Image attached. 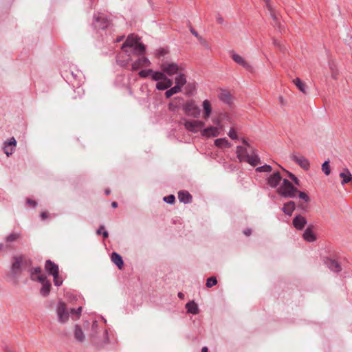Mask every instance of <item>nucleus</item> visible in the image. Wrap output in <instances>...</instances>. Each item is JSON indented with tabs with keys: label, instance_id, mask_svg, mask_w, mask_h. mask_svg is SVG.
<instances>
[{
	"label": "nucleus",
	"instance_id": "nucleus-1",
	"mask_svg": "<svg viewBox=\"0 0 352 352\" xmlns=\"http://www.w3.org/2000/svg\"><path fill=\"white\" fill-rule=\"evenodd\" d=\"M89 340L97 350L104 348L109 342L107 329L99 327L96 320L94 321L91 324Z\"/></svg>",
	"mask_w": 352,
	"mask_h": 352
},
{
	"label": "nucleus",
	"instance_id": "nucleus-2",
	"mask_svg": "<svg viewBox=\"0 0 352 352\" xmlns=\"http://www.w3.org/2000/svg\"><path fill=\"white\" fill-rule=\"evenodd\" d=\"M32 261L25 255L14 256L12 259L10 272L13 276H19L23 270L32 265Z\"/></svg>",
	"mask_w": 352,
	"mask_h": 352
},
{
	"label": "nucleus",
	"instance_id": "nucleus-3",
	"mask_svg": "<svg viewBox=\"0 0 352 352\" xmlns=\"http://www.w3.org/2000/svg\"><path fill=\"white\" fill-rule=\"evenodd\" d=\"M111 25L112 21L107 15L100 12L94 13L92 26L96 30H105L110 28Z\"/></svg>",
	"mask_w": 352,
	"mask_h": 352
},
{
	"label": "nucleus",
	"instance_id": "nucleus-4",
	"mask_svg": "<svg viewBox=\"0 0 352 352\" xmlns=\"http://www.w3.org/2000/svg\"><path fill=\"white\" fill-rule=\"evenodd\" d=\"M298 190L288 179H283L282 184L278 188L277 193L285 198H294Z\"/></svg>",
	"mask_w": 352,
	"mask_h": 352
},
{
	"label": "nucleus",
	"instance_id": "nucleus-5",
	"mask_svg": "<svg viewBox=\"0 0 352 352\" xmlns=\"http://www.w3.org/2000/svg\"><path fill=\"white\" fill-rule=\"evenodd\" d=\"M183 110L187 116L193 118H198L200 115V109L192 100L187 101L184 104Z\"/></svg>",
	"mask_w": 352,
	"mask_h": 352
},
{
	"label": "nucleus",
	"instance_id": "nucleus-6",
	"mask_svg": "<svg viewBox=\"0 0 352 352\" xmlns=\"http://www.w3.org/2000/svg\"><path fill=\"white\" fill-rule=\"evenodd\" d=\"M160 68L165 74L168 76L177 74L179 72L182 70V67L179 66L177 63L168 61L162 63Z\"/></svg>",
	"mask_w": 352,
	"mask_h": 352
},
{
	"label": "nucleus",
	"instance_id": "nucleus-7",
	"mask_svg": "<svg viewBox=\"0 0 352 352\" xmlns=\"http://www.w3.org/2000/svg\"><path fill=\"white\" fill-rule=\"evenodd\" d=\"M56 314L58 320L60 323H65L68 319L69 314L67 309L66 304L63 301H59L56 306Z\"/></svg>",
	"mask_w": 352,
	"mask_h": 352
},
{
	"label": "nucleus",
	"instance_id": "nucleus-8",
	"mask_svg": "<svg viewBox=\"0 0 352 352\" xmlns=\"http://www.w3.org/2000/svg\"><path fill=\"white\" fill-rule=\"evenodd\" d=\"M290 158L292 161L296 163L299 166H300L304 170H309L310 167V163L308 159H307L305 157L298 155L296 153H293L290 155Z\"/></svg>",
	"mask_w": 352,
	"mask_h": 352
},
{
	"label": "nucleus",
	"instance_id": "nucleus-9",
	"mask_svg": "<svg viewBox=\"0 0 352 352\" xmlns=\"http://www.w3.org/2000/svg\"><path fill=\"white\" fill-rule=\"evenodd\" d=\"M185 128L190 132H197L199 129H202L205 124L201 120H185L184 124Z\"/></svg>",
	"mask_w": 352,
	"mask_h": 352
},
{
	"label": "nucleus",
	"instance_id": "nucleus-10",
	"mask_svg": "<svg viewBox=\"0 0 352 352\" xmlns=\"http://www.w3.org/2000/svg\"><path fill=\"white\" fill-rule=\"evenodd\" d=\"M121 50L123 52H132L134 55H143L146 51V45H121Z\"/></svg>",
	"mask_w": 352,
	"mask_h": 352
},
{
	"label": "nucleus",
	"instance_id": "nucleus-11",
	"mask_svg": "<svg viewBox=\"0 0 352 352\" xmlns=\"http://www.w3.org/2000/svg\"><path fill=\"white\" fill-rule=\"evenodd\" d=\"M38 282L42 284V287L41 289V294L46 297L49 295L51 289V283L49 280H47L45 275H39L38 278Z\"/></svg>",
	"mask_w": 352,
	"mask_h": 352
},
{
	"label": "nucleus",
	"instance_id": "nucleus-12",
	"mask_svg": "<svg viewBox=\"0 0 352 352\" xmlns=\"http://www.w3.org/2000/svg\"><path fill=\"white\" fill-rule=\"evenodd\" d=\"M263 1L265 3V6L267 9L268 10L270 16L272 19H273V23L272 25L275 27H277L280 29V32L282 31V27L280 25V22L278 18V16L276 14V12L273 8L272 5L270 3V0H263Z\"/></svg>",
	"mask_w": 352,
	"mask_h": 352
},
{
	"label": "nucleus",
	"instance_id": "nucleus-13",
	"mask_svg": "<svg viewBox=\"0 0 352 352\" xmlns=\"http://www.w3.org/2000/svg\"><path fill=\"white\" fill-rule=\"evenodd\" d=\"M230 55L232 60L237 64L242 66L243 68L248 71L252 70L251 65L239 54H236L234 51L232 50L230 52Z\"/></svg>",
	"mask_w": 352,
	"mask_h": 352
},
{
	"label": "nucleus",
	"instance_id": "nucleus-14",
	"mask_svg": "<svg viewBox=\"0 0 352 352\" xmlns=\"http://www.w3.org/2000/svg\"><path fill=\"white\" fill-rule=\"evenodd\" d=\"M16 141L14 137L10 138L8 141L3 144V151L7 156L11 155L14 151Z\"/></svg>",
	"mask_w": 352,
	"mask_h": 352
},
{
	"label": "nucleus",
	"instance_id": "nucleus-15",
	"mask_svg": "<svg viewBox=\"0 0 352 352\" xmlns=\"http://www.w3.org/2000/svg\"><path fill=\"white\" fill-rule=\"evenodd\" d=\"M242 160H244L243 162L248 163L252 166H256L261 163L260 157L256 153V150L254 148L252 149L250 155H248L245 158H243Z\"/></svg>",
	"mask_w": 352,
	"mask_h": 352
},
{
	"label": "nucleus",
	"instance_id": "nucleus-16",
	"mask_svg": "<svg viewBox=\"0 0 352 352\" xmlns=\"http://www.w3.org/2000/svg\"><path fill=\"white\" fill-rule=\"evenodd\" d=\"M281 180L282 177L280 173L276 171L267 178V183L271 188H275L279 185Z\"/></svg>",
	"mask_w": 352,
	"mask_h": 352
},
{
	"label": "nucleus",
	"instance_id": "nucleus-17",
	"mask_svg": "<svg viewBox=\"0 0 352 352\" xmlns=\"http://www.w3.org/2000/svg\"><path fill=\"white\" fill-rule=\"evenodd\" d=\"M151 65V62L148 58L144 56L139 57L134 63L131 65V69L136 71L141 67H148Z\"/></svg>",
	"mask_w": 352,
	"mask_h": 352
},
{
	"label": "nucleus",
	"instance_id": "nucleus-18",
	"mask_svg": "<svg viewBox=\"0 0 352 352\" xmlns=\"http://www.w3.org/2000/svg\"><path fill=\"white\" fill-rule=\"evenodd\" d=\"M201 133L202 136L206 138L217 137L219 135V129L217 126H209L204 129Z\"/></svg>",
	"mask_w": 352,
	"mask_h": 352
},
{
	"label": "nucleus",
	"instance_id": "nucleus-19",
	"mask_svg": "<svg viewBox=\"0 0 352 352\" xmlns=\"http://www.w3.org/2000/svg\"><path fill=\"white\" fill-rule=\"evenodd\" d=\"M306 224L307 220L302 215H297L293 219V225L297 230H302Z\"/></svg>",
	"mask_w": 352,
	"mask_h": 352
},
{
	"label": "nucleus",
	"instance_id": "nucleus-20",
	"mask_svg": "<svg viewBox=\"0 0 352 352\" xmlns=\"http://www.w3.org/2000/svg\"><path fill=\"white\" fill-rule=\"evenodd\" d=\"M325 264L329 268V270L333 272L338 273L342 270L341 265L336 260L327 258L325 260Z\"/></svg>",
	"mask_w": 352,
	"mask_h": 352
},
{
	"label": "nucleus",
	"instance_id": "nucleus-21",
	"mask_svg": "<svg viewBox=\"0 0 352 352\" xmlns=\"http://www.w3.org/2000/svg\"><path fill=\"white\" fill-rule=\"evenodd\" d=\"M45 270L50 275L59 273L58 266L51 260H47L45 263Z\"/></svg>",
	"mask_w": 352,
	"mask_h": 352
},
{
	"label": "nucleus",
	"instance_id": "nucleus-22",
	"mask_svg": "<svg viewBox=\"0 0 352 352\" xmlns=\"http://www.w3.org/2000/svg\"><path fill=\"white\" fill-rule=\"evenodd\" d=\"M74 336L75 340L80 343L83 342L85 340V335L78 324H76L74 328Z\"/></svg>",
	"mask_w": 352,
	"mask_h": 352
},
{
	"label": "nucleus",
	"instance_id": "nucleus-23",
	"mask_svg": "<svg viewBox=\"0 0 352 352\" xmlns=\"http://www.w3.org/2000/svg\"><path fill=\"white\" fill-rule=\"evenodd\" d=\"M303 239L307 242H314L316 240V236L313 232L312 226H309L305 230L302 234Z\"/></svg>",
	"mask_w": 352,
	"mask_h": 352
},
{
	"label": "nucleus",
	"instance_id": "nucleus-24",
	"mask_svg": "<svg viewBox=\"0 0 352 352\" xmlns=\"http://www.w3.org/2000/svg\"><path fill=\"white\" fill-rule=\"evenodd\" d=\"M178 199L184 204H190L192 202V197L189 192L186 190H182L178 192Z\"/></svg>",
	"mask_w": 352,
	"mask_h": 352
},
{
	"label": "nucleus",
	"instance_id": "nucleus-25",
	"mask_svg": "<svg viewBox=\"0 0 352 352\" xmlns=\"http://www.w3.org/2000/svg\"><path fill=\"white\" fill-rule=\"evenodd\" d=\"M173 85V80L168 77L166 79L157 82L156 84V89L158 90H165Z\"/></svg>",
	"mask_w": 352,
	"mask_h": 352
},
{
	"label": "nucleus",
	"instance_id": "nucleus-26",
	"mask_svg": "<svg viewBox=\"0 0 352 352\" xmlns=\"http://www.w3.org/2000/svg\"><path fill=\"white\" fill-rule=\"evenodd\" d=\"M248 148L243 146H236V157L239 159L240 162H243L244 160H242V159L245 158L246 156H248L249 155L247 151Z\"/></svg>",
	"mask_w": 352,
	"mask_h": 352
},
{
	"label": "nucleus",
	"instance_id": "nucleus-27",
	"mask_svg": "<svg viewBox=\"0 0 352 352\" xmlns=\"http://www.w3.org/2000/svg\"><path fill=\"white\" fill-rule=\"evenodd\" d=\"M202 105L204 109L203 117L205 120H207L212 113L211 104L208 100H204Z\"/></svg>",
	"mask_w": 352,
	"mask_h": 352
},
{
	"label": "nucleus",
	"instance_id": "nucleus-28",
	"mask_svg": "<svg viewBox=\"0 0 352 352\" xmlns=\"http://www.w3.org/2000/svg\"><path fill=\"white\" fill-rule=\"evenodd\" d=\"M21 239V234L19 232H12L5 238V242L7 244H10L16 242Z\"/></svg>",
	"mask_w": 352,
	"mask_h": 352
},
{
	"label": "nucleus",
	"instance_id": "nucleus-29",
	"mask_svg": "<svg viewBox=\"0 0 352 352\" xmlns=\"http://www.w3.org/2000/svg\"><path fill=\"white\" fill-rule=\"evenodd\" d=\"M123 44H142L141 38L135 34H129Z\"/></svg>",
	"mask_w": 352,
	"mask_h": 352
},
{
	"label": "nucleus",
	"instance_id": "nucleus-30",
	"mask_svg": "<svg viewBox=\"0 0 352 352\" xmlns=\"http://www.w3.org/2000/svg\"><path fill=\"white\" fill-rule=\"evenodd\" d=\"M295 210V203L292 201H289L287 203L284 204V206L282 208L283 212L289 216L292 214V212Z\"/></svg>",
	"mask_w": 352,
	"mask_h": 352
},
{
	"label": "nucleus",
	"instance_id": "nucleus-31",
	"mask_svg": "<svg viewBox=\"0 0 352 352\" xmlns=\"http://www.w3.org/2000/svg\"><path fill=\"white\" fill-rule=\"evenodd\" d=\"M112 262L119 268L122 269L123 267V260L122 256L117 252H113L111 256Z\"/></svg>",
	"mask_w": 352,
	"mask_h": 352
},
{
	"label": "nucleus",
	"instance_id": "nucleus-32",
	"mask_svg": "<svg viewBox=\"0 0 352 352\" xmlns=\"http://www.w3.org/2000/svg\"><path fill=\"white\" fill-rule=\"evenodd\" d=\"M175 78V85H178L181 89L186 83V76L184 74L179 72Z\"/></svg>",
	"mask_w": 352,
	"mask_h": 352
},
{
	"label": "nucleus",
	"instance_id": "nucleus-33",
	"mask_svg": "<svg viewBox=\"0 0 352 352\" xmlns=\"http://www.w3.org/2000/svg\"><path fill=\"white\" fill-rule=\"evenodd\" d=\"M219 99L226 104L232 102V96L228 91L222 90L219 94Z\"/></svg>",
	"mask_w": 352,
	"mask_h": 352
},
{
	"label": "nucleus",
	"instance_id": "nucleus-34",
	"mask_svg": "<svg viewBox=\"0 0 352 352\" xmlns=\"http://www.w3.org/2000/svg\"><path fill=\"white\" fill-rule=\"evenodd\" d=\"M186 309L187 312L189 314L196 315L199 313L198 306L194 301H190L186 303Z\"/></svg>",
	"mask_w": 352,
	"mask_h": 352
},
{
	"label": "nucleus",
	"instance_id": "nucleus-35",
	"mask_svg": "<svg viewBox=\"0 0 352 352\" xmlns=\"http://www.w3.org/2000/svg\"><path fill=\"white\" fill-rule=\"evenodd\" d=\"M30 278L32 280L38 281V276L43 275L41 274V268L36 267L30 270Z\"/></svg>",
	"mask_w": 352,
	"mask_h": 352
},
{
	"label": "nucleus",
	"instance_id": "nucleus-36",
	"mask_svg": "<svg viewBox=\"0 0 352 352\" xmlns=\"http://www.w3.org/2000/svg\"><path fill=\"white\" fill-rule=\"evenodd\" d=\"M214 145L218 148H230L231 144L226 138H219L214 140Z\"/></svg>",
	"mask_w": 352,
	"mask_h": 352
},
{
	"label": "nucleus",
	"instance_id": "nucleus-37",
	"mask_svg": "<svg viewBox=\"0 0 352 352\" xmlns=\"http://www.w3.org/2000/svg\"><path fill=\"white\" fill-rule=\"evenodd\" d=\"M152 74V79L155 81H161L164 79H166L167 76L164 73V72H153Z\"/></svg>",
	"mask_w": 352,
	"mask_h": 352
},
{
	"label": "nucleus",
	"instance_id": "nucleus-38",
	"mask_svg": "<svg viewBox=\"0 0 352 352\" xmlns=\"http://www.w3.org/2000/svg\"><path fill=\"white\" fill-rule=\"evenodd\" d=\"M293 82L297 88L303 94H306V85L299 78H296L293 80Z\"/></svg>",
	"mask_w": 352,
	"mask_h": 352
},
{
	"label": "nucleus",
	"instance_id": "nucleus-39",
	"mask_svg": "<svg viewBox=\"0 0 352 352\" xmlns=\"http://www.w3.org/2000/svg\"><path fill=\"white\" fill-rule=\"evenodd\" d=\"M182 91V89L178 85H175L167 90L165 93L166 98H169L173 95L179 93Z\"/></svg>",
	"mask_w": 352,
	"mask_h": 352
},
{
	"label": "nucleus",
	"instance_id": "nucleus-40",
	"mask_svg": "<svg viewBox=\"0 0 352 352\" xmlns=\"http://www.w3.org/2000/svg\"><path fill=\"white\" fill-rule=\"evenodd\" d=\"M255 170L258 173H270L272 170V168L270 165L265 164L263 166L256 167Z\"/></svg>",
	"mask_w": 352,
	"mask_h": 352
},
{
	"label": "nucleus",
	"instance_id": "nucleus-41",
	"mask_svg": "<svg viewBox=\"0 0 352 352\" xmlns=\"http://www.w3.org/2000/svg\"><path fill=\"white\" fill-rule=\"evenodd\" d=\"M82 311V307H79L77 309H72L70 311V314L72 317H74L76 319H78L80 316Z\"/></svg>",
	"mask_w": 352,
	"mask_h": 352
},
{
	"label": "nucleus",
	"instance_id": "nucleus-42",
	"mask_svg": "<svg viewBox=\"0 0 352 352\" xmlns=\"http://www.w3.org/2000/svg\"><path fill=\"white\" fill-rule=\"evenodd\" d=\"M217 280L216 278V277L214 276H211L210 278H208L207 280H206V286L208 288H210L212 287V286L217 285Z\"/></svg>",
	"mask_w": 352,
	"mask_h": 352
},
{
	"label": "nucleus",
	"instance_id": "nucleus-43",
	"mask_svg": "<svg viewBox=\"0 0 352 352\" xmlns=\"http://www.w3.org/2000/svg\"><path fill=\"white\" fill-rule=\"evenodd\" d=\"M322 170L326 175H329L331 173V168L329 166V162L325 161L322 165Z\"/></svg>",
	"mask_w": 352,
	"mask_h": 352
},
{
	"label": "nucleus",
	"instance_id": "nucleus-44",
	"mask_svg": "<svg viewBox=\"0 0 352 352\" xmlns=\"http://www.w3.org/2000/svg\"><path fill=\"white\" fill-rule=\"evenodd\" d=\"M53 276L54 283L56 286H60L63 283V279L59 276V273H56V274L52 275Z\"/></svg>",
	"mask_w": 352,
	"mask_h": 352
},
{
	"label": "nucleus",
	"instance_id": "nucleus-45",
	"mask_svg": "<svg viewBox=\"0 0 352 352\" xmlns=\"http://www.w3.org/2000/svg\"><path fill=\"white\" fill-rule=\"evenodd\" d=\"M281 168L285 170V172L287 173L288 174V176L289 177V178L294 182L295 184H296L297 186H299L300 185V181L299 179L292 173L286 170L285 169H284L283 167H281Z\"/></svg>",
	"mask_w": 352,
	"mask_h": 352
},
{
	"label": "nucleus",
	"instance_id": "nucleus-46",
	"mask_svg": "<svg viewBox=\"0 0 352 352\" xmlns=\"http://www.w3.org/2000/svg\"><path fill=\"white\" fill-rule=\"evenodd\" d=\"M151 73H153V70L151 69H143V70H141L140 72H139V76L141 77V78H147L150 74H151Z\"/></svg>",
	"mask_w": 352,
	"mask_h": 352
},
{
	"label": "nucleus",
	"instance_id": "nucleus-47",
	"mask_svg": "<svg viewBox=\"0 0 352 352\" xmlns=\"http://www.w3.org/2000/svg\"><path fill=\"white\" fill-rule=\"evenodd\" d=\"M13 248H14L13 246L10 244L0 243V252H8Z\"/></svg>",
	"mask_w": 352,
	"mask_h": 352
},
{
	"label": "nucleus",
	"instance_id": "nucleus-48",
	"mask_svg": "<svg viewBox=\"0 0 352 352\" xmlns=\"http://www.w3.org/2000/svg\"><path fill=\"white\" fill-rule=\"evenodd\" d=\"M228 135L232 140H238L237 133L234 127L230 128Z\"/></svg>",
	"mask_w": 352,
	"mask_h": 352
},
{
	"label": "nucleus",
	"instance_id": "nucleus-49",
	"mask_svg": "<svg viewBox=\"0 0 352 352\" xmlns=\"http://www.w3.org/2000/svg\"><path fill=\"white\" fill-rule=\"evenodd\" d=\"M96 232L98 234H102L104 238H107L109 236L108 232L104 230V227L103 226H100Z\"/></svg>",
	"mask_w": 352,
	"mask_h": 352
},
{
	"label": "nucleus",
	"instance_id": "nucleus-50",
	"mask_svg": "<svg viewBox=\"0 0 352 352\" xmlns=\"http://www.w3.org/2000/svg\"><path fill=\"white\" fill-rule=\"evenodd\" d=\"M168 53V50L167 48H160L159 49L157 52H156V56L158 57V58H160L162 56H165L166 54H167Z\"/></svg>",
	"mask_w": 352,
	"mask_h": 352
},
{
	"label": "nucleus",
	"instance_id": "nucleus-51",
	"mask_svg": "<svg viewBox=\"0 0 352 352\" xmlns=\"http://www.w3.org/2000/svg\"><path fill=\"white\" fill-rule=\"evenodd\" d=\"M163 199L166 203L173 204L175 203V197L173 195H170L164 197Z\"/></svg>",
	"mask_w": 352,
	"mask_h": 352
},
{
	"label": "nucleus",
	"instance_id": "nucleus-52",
	"mask_svg": "<svg viewBox=\"0 0 352 352\" xmlns=\"http://www.w3.org/2000/svg\"><path fill=\"white\" fill-rule=\"evenodd\" d=\"M71 75L74 80H76L78 83L80 82L81 79V74L78 71H77L76 73H74L73 71L71 72Z\"/></svg>",
	"mask_w": 352,
	"mask_h": 352
},
{
	"label": "nucleus",
	"instance_id": "nucleus-53",
	"mask_svg": "<svg viewBox=\"0 0 352 352\" xmlns=\"http://www.w3.org/2000/svg\"><path fill=\"white\" fill-rule=\"evenodd\" d=\"M298 196L300 199H303L305 202H309V196L304 192H301V191H299L298 190Z\"/></svg>",
	"mask_w": 352,
	"mask_h": 352
},
{
	"label": "nucleus",
	"instance_id": "nucleus-54",
	"mask_svg": "<svg viewBox=\"0 0 352 352\" xmlns=\"http://www.w3.org/2000/svg\"><path fill=\"white\" fill-rule=\"evenodd\" d=\"M27 204L30 206V207H32V208H34L37 205V203L33 200V199H27V201H26Z\"/></svg>",
	"mask_w": 352,
	"mask_h": 352
},
{
	"label": "nucleus",
	"instance_id": "nucleus-55",
	"mask_svg": "<svg viewBox=\"0 0 352 352\" xmlns=\"http://www.w3.org/2000/svg\"><path fill=\"white\" fill-rule=\"evenodd\" d=\"M329 66L331 71H338L336 64L333 61L329 63Z\"/></svg>",
	"mask_w": 352,
	"mask_h": 352
},
{
	"label": "nucleus",
	"instance_id": "nucleus-56",
	"mask_svg": "<svg viewBox=\"0 0 352 352\" xmlns=\"http://www.w3.org/2000/svg\"><path fill=\"white\" fill-rule=\"evenodd\" d=\"M190 32H192V34L193 35H195L196 37H197V38H198V40H199V41L200 43H202L204 42V41L202 40V38H201V37H199V36H198L197 32L194 29H190Z\"/></svg>",
	"mask_w": 352,
	"mask_h": 352
},
{
	"label": "nucleus",
	"instance_id": "nucleus-57",
	"mask_svg": "<svg viewBox=\"0 0 352 352\" xmlns=\"http://www.w3.org/2000/svg\"><path fill=\"white\" fill-rule=\"evenodd\" d=\"M3 351L4 352H16V351L13 348L10 347L9 346H7V345L3 346Z\"/></svg>",
	"mask_w": 352,
	"mask_h": 352
},
{
	"label": "nucleus",
	"instance_id": "nucleus-58",
	"mask_svg": "<svg viewBox=\"0 0 352 352\" xmlns=\"http://www.w3.org/2000/svg\"><path fill=\"white\" fill-rule=\"evenodd\" d=\"M243 232V234H244L245 236H250V235H251V234H252V229H250V228H247V229L244 230Z\"/></svg>",
	"mask_w": 352,
	"mask_h": 352
},
{
	"label": "nucleus",
	"instance_id": "nucleus-59",
	"mask_svg": "<svg viewBox=\"0 0 352 352\" xmlns=\"http://www.w3.org/2000/svg\"><path fill=\"white\" fill-rule=\"evenodd\" d=\"M241 142L245 144V147H247V148H251V146L250 144L248 142V141L245 139V138H242L241 139Z\"/></svg>",
	"mask_w": 352,
	"mask_h": 352
},
{
	"label": "nucleus",
	"instance_id": "nucleus-60",
	"mask_svg": "<svg viewBox=\"0 0 352 352\" xmlns=\"http://www.w3.org/2000/svg\"><path fill=\"white\" fill-rule=\"evenodd\" d=\"M124 36H118L115 41L116 43H120L123 41Z\"/></svg>",
	"mask_w": 352,
	"mask_h": 352
},
{
	"label": "nucleus",
	"instance_id": "nucleus-61",
	"mask_svg": "<svg viewBox=\"0 0 352 352\" xmlns=\"http://www.w3.org/2000/svg\"><path fill=\"white\" fill-rule=\"evenodd\" d=\"M337 76H338V71H332L331 72V77L334 79H336L337 78Z\"/></svg>",
	"mask_w": 352,
	"mask_h": 352
},
{
	"label": "nucleus",
	"instance_id": "nucleus-62",
	"mask_svg": "<svg viewBox=\"0 0 352 352\" xmlns=\"http://www.w3.org/2000/svg\"><path fill=\"white\" fill-rule=\"evenodd\" d=\"M217 23H219V24H223V19L221 16H218V17L217 18Z\"/></svg>",
	"mask_w": 352,
	"mask_h": 352
},
{
	"label": "nucleus",
	"instance_id": "nucleus-63",
	"mask_svg": "<svg viewBox=\"0 0 352 352\" xmlns=\"http://www.w3.org/2000/svg\"><path fill=\"white\" fill-rule=\"evenodd\" d=\"M47 212H43L41 214V217L42 219H45V218H47Z\"/></svg>",
	"mask_w": 352,
	"mask_h": 352
},
{
	"label": "nucleus",
	"instance_id": "nucleus-64",
	"mask_svg": "<svg viewBox=\"0 0 352 352\" xmlns=\"http://www.w3.org/2000/svg\"><path fill=\"white\" fill-rule=\"evenodd\" d=\"M111 206L113 208H116L118 207V203L116 202V201H113L111 203Z\"/></svg>",
	"mask_w": 352,
	"mask_h": 352
}]
</instances>
